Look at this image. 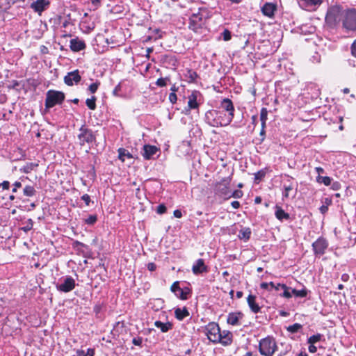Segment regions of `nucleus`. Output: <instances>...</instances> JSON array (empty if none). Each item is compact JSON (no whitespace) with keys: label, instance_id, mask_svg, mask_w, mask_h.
<instances>
[{"label":"nucleus","instance_id":"6","mask_svg":"<svg viewBox=\"0 0 356 356\" xmlns=\"http://www.w3.org/2000/svg\"><path fill=\"white\" fill-rule=\"evenodd\" d=\"M205 334L209 340L214 343H218L220 339V329L218 324L211 322L205 327Z\"/></svg>","mask_w":356,"mask_h":356},{"label":"nucleus","instance_id":"7","mask_svg":"<svg viewBox=\"0 0 356 356\" xmlns=\"http://www.w3.org/2000/svg\"><path fill=\"white\" fill-rule=\"evenodd\" d=\"M80 145L83 146L85 143H91L95 140L92 131L84 126L79 129V134L78 135Z\"/></svg>","mask_w":356,"mask_h":356},{"label":"nucleus","instance_id":"59","mask_svg":"<svg viewBox=\"0 0 356 356\" xmlns=\"http://www.w3.org/2000/svg\"><path fill=\"white\" fill-rule=\"evenodd\" d=\"M156 266L154 263L151 262L147 264V269L149 271H154L156 270Z\"/></svg>","mask_w":356,"mask_h":356},{"label":"nucleus","instance_id":"22","mask_svg":"<svg viewBox=\"0 0 356 356\" xmlns=\"http://www.w3.org/2000/svg\"><path fill=\"white\" fill-rule=\"evenodd\" d=\"M276 9V6L273 3H266L261 8L263 14L268 17H272L274 15V12Z\"/></svg>","mask_w":356,"mask_h":356},{"label":"nucleus","instance_id":"5","mask_svg":"<svg viewBox=\"0 0 356 356\" xmlns=\"http://www.w3.org/2000/svg\"><path fill=\"white\" fill-rule=\"evenodd\" d=\"M65 99V94L60 91L49 90L46 95L45 107L49 109L56 104H61Z\"/></svg>","mask_w":356,"mask_h":356},{"label":"nucleus","instance_id":"52","mask_svg":"<svg viewBox=\"0 0 356 356\" xmlns=\"http://www.w3.org/2000/svg\"><path fill=\"white\" fill-rule=\"evenodd\" d=\"M142 341H143V339L141 337H136V338H134L132 340V343L135 346H140L142 343Z\"/></svg>","mask_w":356,"mask_h":356},{"label":"nucleus","instance_id":"38","mask_svg":"<svg viewBox=\"0 0 356 356\" xmlns=\"http://www.w3.org/2000/svg\"><path fill=\"white\" fill-rule=\"evenodd\" d=\"M291 288L287 286L286 284L282 286L283 293L281 294V296L286 298H291L292 297V293L289 291Z\"/></svg>","mask_w":356,"mask_h":356},{"label":"nucleus","instance_id":"14","mask_svg":"<svg viewBox=\"0 0 356 356\" xmlns=\"http://www.w3.org/2000/svg\"><path fill=\"white\" fill-rule=\"evenodd\" d=\"M81 79L79 70H76L67 73L64 77V82L66 85L72 86L74 83H78Z\"/></svg>","mask_w":356,"mask_h":356},{"label":"nucleus","instance_id":"24","mask_svg":"<svg viewBox=\"0 0 356 356\" xmlns=\"http://www.w3.org/2000/svg\"><path fill=\"white\" fill-rule=\"evenodd\" d=\"M275 215L280 220H289L290 216L288 213H286L280 207L276 206Z\"/></svg>","mask_w":356,"mask_h":356},{"label":"nucleus","instance_id":"35","mask_svg":"<svg viewBox=\"0 0 356 356\" xmlns=\"http://www.w3.org/2000/svg\"><path fill=\"white\" fill-rule=\"evenodd\" d=\"M96 97L92 96L90 99H87L86 104L90 110H95L96 108Z\"/></svg>","mask_w":356,"mask_h":356},{"label":"nucleus","instance_id":"48","mask_svg":"<svg viewBox=\"0 0 356 356\" xmlns=\"http://www.w3.org/2000/svg\"><path fill=\"white\" fill-rule=\"evenodd\" d=\"M166 211V207L164 204H159L157 207L156 212L159 214H163Z\"/></svg>","mask_w":356,"mask_h":356},{"label":"nucleus","instance_id":"57","mask_svg":"<svg viewBox=\"0 0 356 356\" xmlns=\"http://www.w3.org/2000/svg\"><path fill=\"white\" fill-rule=\"evenodd\" d=\"M121 90V84L120 83H118L114 88L113 91V94L115 95V96H118V92Z\"/></svg>","mask_w":356,"mask_h":356},{"label":"nucleus","instance_id":"51","mask_svg":"<svg viewBox=\"0 0 356 356\" xmlns=\"http://www.w3.org/2000/svg\"><path fill=\"white\" fill-rule=\"evenodd\" d=\"M81 200H83L87 206L89 205L90 202V197L88 194H84L81 196Z\"/></svg>","mask_w":356,"mask_h":356},{"label":"nucleus","instance_id":"31","mask_svg":"<svg viewBox=\"0 0 356 356\" xmlns=\"http://www.w3.org/2000/svg\"><path fill=\"white\" fill-rule=\"evenodd\" d=\"M292 295H294L296 297L305 298L307 296L308 291L304 288L301 290H297L295 289H291Z\"/></svg>","mask_w":356,"mask_h":356},{"label":"nucleus","instance_id":"29","mask_svg":"<svg viewBox=\"0 0 356 356\" xmlns=\"http://www.w3.org/2000/svg\"><path fill=\"white\" fill-rule=\"evenodd\" d=\"M118 153H119L118 158L122 162H124L125 161V157H127L128 159L133 158V156L131 155V154H130L129 151H127V149H125L124 148H120L118 149Z\"/></svg>","mask_w":356,"mask_h":356},{"label":"nucleus","instance_id":"58","mask_svg":"<svg viewBox=\"0 0 356 356\" xmlns=\"http://www.w3.org/2000/svg\"><path fill=\"white\" fill-rule=\"evenodd\" d=\"M332 199L330 198V197H325L323 200V205H327V207H328L330 205L332 204Z\"/></svg>","mask_w":356,"mask_h":356},{"label":"nucleus","instance_id":"40","mask_svg":"<svg viewBox=\"0 0 356 356\" xmlns=\"http://www.w3.org/2000/svg\"><path fill=\"white\" fill-rule=\"evenodd\" d=\"M33 221L32 219H29L26 222V226L22 227V230H23L25 232H27L28 231H30L33 229Z\"/></svg>","mask_w":356,"mask_h":356},{"label":"nucleus","instance_id":"11","mask_svg":"<svg viewBox=\"0 0 356 356\" xmlns=\"http://www.w3.org/2000/svg\"><path fill=\"white\" fill-rule=\"evenodd\" d=\"M323 2V0H298L299 6L308 11L315 10Z\"/></svg>","mask_w":356,"mask_h":356},{"label":"nucleus","instance_id":"27","mask_svg":"<svg viewBox=\"0 0 356 356\" xmlns=\"http://www.w3.org/2000/svg\"><path fill=\"white\" fill-rule=\"evenodd\" d=\"M191 293V289L188 287L180 288V290L177 293H176V296L181 300H187L188 296Z\"/></svg>","mask_w":356,"mask_h":356},{"label":"nucleus","instance_id":"3","mask_svg":"<svg viewBox=\"0 0 356 356\" xmlns=\"http://www.w3.org/2000/svg\"><path fill=\"white\" fill-rule=\"evenodd\" d=\"M277 349L275 340L273 337H267L259 341V350L262 355L273 356Z\"/></svg>","mask_w":356,"mask_h":356},{"label":"nucleus","instance_id":"64","mask_svg":"<svg viewBox=\"0 0 356 356\" xmlns=\"http://www.w3.org/2000/svg\"><path fill=\"white\" fill-rule=\"evenodd\" d=\"M231 204L234 209H238L240 207V202L238 201H233Z\"/></svg>","mask_w":356,"mask_h":356},{"label":"nucleus","instance_id":"8","mask_svg":"<svg viewBox=\"0 0 356 356\" xmlns=\"http://www.w3.org/2000/svg\"><path fill=\"white\" fill-rule=\"evenodd\" d=\"M328 247L327 241L323 238H318L315 242L312 243V248L316 257H320L325 254L326 249Z\"/></svg>","mask_w":356,"mask_h":356},{"label":"nucleus","instance_id":"34","mask_svg":"<svg viewBox=\"0 0 356 356\" xmlns=\"http://www.w3.org/2000/svg\"><path fill=\"white\" fill-rule=\"evenodd\" d=\"M76 354L78 356H94L95 350L92 348H88L86 352L83 350H77Z\"/></svg>","mask_w":356,"mask_h":356},{"label":"nucleus","instance_id":"12","mask_svg":"<svg viewBox=\"0 0 356 356\" xmlns=\"http://www.w3.org/2000/svg\"><path fill=\"white\" fill-rule=\"evenodd\" d=\"M202 15L200 13L193 14L190 17L189 22V29L194 31H197L199 29L201 28L202 25Z\"/></svg>","mask_w":356,"mask_h":356},{"label":"nucleus","instance_id":"39","mask_svg":"<svg viewBox=\"0 0 356 356\" xmlns=\"http://www.w3.org/2000/svg\"><path fill=\"white\" fill-rule=\"evenodd\" d=\"M97 220V215H90L88 218L84 220L85 222L88 225H92Z\"/></svg>","mask_w":356,"mask_h":356},{"label":"nucleus","instance_id":"17","mask_svg":"<svg viewBox=\"0 0 356 356\" xmlns=\"http://www.w3.org/2000/svg\"><path fill=\"white\" fill-rule=\"evenodd\" d=\"M158 152V148L156 146L145 145L143 146L142 155L147 159H152L153 156Z\"/></svg>","mask_w":356,"mask_h":356},{"label":"nucleus","instance_id":"18","mask_svg":"<svg viewBox=\"0 0 356 356\" xmlns=\"http://www.w3.org/2000/svg\"><path fill=\"white\" fill-rule=\"evenodd\" d=\"M200 95V93L198 91L195 90L188 96V107L189 110L198 108L197 97Z\"/></svg>","mask_w":356,"mask_h":356},{"label":"nucleus","instance_id":"2","mask_svg":"<svg viewBox=\"0 0 356 356\" xmlns=\"http://www.w3.org/2000/svg\"><path fill=\"white\" fill-rule=\"evenodd\" d=\"M344 13H346V9L341 6H330L327 11L325 21L330 26H336L342 22Z\"/></svg>","mask_w":356,"mask_h":356},{"label":"nucleus","instance_id":"28","mask_svg":"<svg viewBox=\"0 0 356 356\" xmlns=\"http://www.w3.org/2000/svg\"><path fill=\"white\" fill-rule=\"evenodd\" d=\"M38 166V163H26V165H24L23 166L22 168L20 169V172L28 174V173H30L32 170H33Z\"/></svg>","mask_w":356,"mask_h":356},{"label":"nucleus","instance_id":"20","mask_svg":"<svg viewBox=\"0 0 356 356\" xmlns=\"http://www.w3.org/2000/svg\"><path fill=\"white\" fill-rule=\"evenodd\" d=\"M243 314L241 312H232L229 314L227 321L232 325H239V320L241 319Z\"/></svg>","mask_w":356,"mask_h":356},{"label":"nucleus","instance_id":"56","mask_svg":"<svg viewBox=\"0 0 356 356\" xmlns=\"http://www.w3.org/2000/svg\"><path fill=\"white\" fill-rule=\"evenodd\" d=\"M351 54L356 58V40H355L351 45Z\"/></svg>","mask_w":356,"mask_h":356},{"label":"nucleus","instance_id":"44","mask_svg":"<svg viewBox=\"0 0 356 356\" xmlns=\"http://www.w3.org/2000/svg\"><path fill=\"white\" fill-rule=\"evenodd\" d=\"M222 36L225 41H228L231 39L232 37L231 32L227 29H225L222 33Z\"/></svg>","mask_w":356,"mask_h":356},{"label":"nucleus","instance_id":"37","mask_svg":"<svg viewBox=\"0 0 356 356\" xmlns=\"http://www.w3.org/2000/svg\"><path fill=\"white\" fill-rule=\"evenodd\" d=\"M322 337L323 336L321 334L312 335L308 339V343L314 344L315 343L320 341L321 340Z\"/></svg>","mask_w":356,"mask_h":356},{"label":"nucleus","instance_id":"60","mask_svg":"<svg viewBox=\"0 0 356 356\" xmlns=\"http://www.w3.org/2000/svg\"><path fill=\"white\" fill-rule=\"evenodd\" d=\"M319 210H320V212L322 213V214H325V213H327V211H328V207H327V205H322L320 208H319Z\"/></svg>","mask_w":356,"mask_h":356},{"label":"nucleus","instance_id":"33","mask_svg":"<svg viewBox=\"0 0 356 356\" xmlns=\"http://www.w3.org/2000/svg\"><path fill=\"white\" fill-rule=\"evenodd\" d=\"M24 195L27 197H32L35 195L36 191L35 188L31 186H26L24 187Z\"/></svg>","mask_w":356,"mask_h":356},{"label":"nucleus","instance_id":"47","mask_svg":"<svg viewBox=\"0 0 356 356\" xmlns=\"http://www.w3.org/2000/svg\"><path fill=\"white\" fill-rule=\"evenodd\" d=\"M156 86L159 87H163L166 86V79L164 78H159L157 79L156 82Z\"/></svg>","mask_w":356,"mask_h":356},{"label":"nucleus","instance_id":"19","mask_svg":"<svg viewBox=\"0 0 356 356\" xmlns=\"http://www.w3.org/2000/svg\"><path fill=\"white\" fill-rule=\"evenodd\" d=\"M86 45L84 41L79 40V38H74L70 40V49L72 51L78 52L83 50Z\"/></svg>","mask_w":356,"mask_h":356},{"label":"nucleus","instance_id":"1","mask_svg":"<svg viewBox=\"0 0 356 356\" xmlns=\"http://www.w3.org/2000/svg\"><path fill=\"white\" fill-rule=\"evenodd\" d=\"M205 120L208 124L213 127H225L232 122L230 118H227L225 113L216 110L208 111L205 114Z\"/></svg>","mask_w":356,"mask_h":356},{"label":"nucleus","instance_id":"49","mask_svg":"<svg viewBox=\"0 0 356 356\" xmlns=\"http://www.w3.org/2000/svg\"><path fill=\"white\" fill-rule=\"evenodd\" d=\"M293 190V187L292 186L289 185V186H284V193H283V196L284 197H289V191H292Z\"/></svg>","mask_w":356,"mask_h":356},{"label":"nucleus","instance_id":"13","mask_svg":"<svg viewBox=\"0 0 356 356\" xmlns=\"http://www.w3.org/2000/svg\"><path fill=\"white\" fill-rule=\"evenodd\" d=\"M50 2L48 0H36L31 3L30 7L35 12L41 15L49 6Z\"/></svg>","mask_w":356,"mask_h":356},{"label":"nucleus","instance_id":"42","mask_svg":"<svg viewBox=\"0 0 356 356\" xmlns=\"http://www.w3.org/2000/svg\"><path fill=\"white\" fill-rule=\"evenodd\" d=\"M268 117V110L266 108H262L260 112V120L266 121Z\"/></svg>","mask_w":356,"mask_h":356},{"label":"nucleus","instance_id":"61","mask_svg":"<svg viewBox=\"0 0 356 356\" xmlns=\"http://www.w3.org/2000/svg\"><path fill=\"white\" fill-rule=\"evenodd\" d=\"M309 344H310V345H309V348H308V349H309V351L310 353H316V350H317L316 347L313 343H309Z\"/></svg>","mask_w":356,"mask_h":356},{"label":"nucleus","instance_id":"9","mask_svg":"<svg viewBox=\"0 0 356 356\" xmlns=\"http://www.w3.org/2000/svg\"><path fill=\"white\" fill-rule=\"evenodd\" d=\"M75 280L70 276L63 278L61 283L56 284V289L61 292L67 293L72 291L75 288Z\"/></svg>","mask_w":356,"mask_h":356},{"label":"nucleus","instance_id":"43","mask_svg":"<svg viewBox=\"0 0 356 356\" xmlns=\"http://www.w3.org/2000/svg\"><path fill=\"white\" fill-rule=\"evenodd\" d=\"M180 288L181 287L179 286V282L178 281H177V282H175L172 284L170 289L173 293H175L176 294L179 292V291L180 290Z\"/></svg>","mask_w":356,"mask_h":356},{"label":"nucleus","instance_id":"23","mask_svg":"<svg viewBox=\"0 0 356 356\" xmlns=\"http://www.w3.org/2000/svg\"><path fill=\"white\" fill-rule=\"evenodd\" d=\"M221 339L218 343H220L223 346L229 345L232 341V334L229 331L224 330L222 332H220Z\"/></svg>","mask_w":356,"mask_h":356},{"label":"nucleus","instance_id":"63","mask_svg":"<svg viewBox=\"0 0 356 356\" xmlns=\"http://www.w3.org/2000/svg\"><path fill=\"white\" fill-rule=\"evenodd\" d=\"M340 188V184L338 181H335L332 184V188L334 191L339 190Z\"/></svg>","mask_w":356,"mask_h":356},{"label":"nucleus","instance_id":"25","mask_svg":"<svg viewBox=\"0 0 356 356\" xmlns=\"http://www.w3.org/2000/svg\"><path fill=\"white\" fill-rule=\"evenodd\" d=\"M154 325L160 329L162 332H166L172 328V324L169 322L163 323L159 321H156L154 322Z\"/></svg>","mask_w":356,"mask_h":356},{"label":"nucleus","instance_id":"4","mask_svg":"<svg viewBox=\"0 0 356 356\" xmlns=\"http://www.w3.org/2000/svg\"><path fill=\"white\" fill-rule=\"evenodd\" d=\"M342 26L348 31H356V9H346V13L343 14L342 19Z\"/></svg>","mask_w":356,"mask_h":356},{"label":"nucleus","instance_id":"30","mask_svg":"<svg viewBox=\"0 0 356 356\" xmlns=\"http://www.w3.org/2000/svg\"><path fill=\"white\" fill-rule=\"evenodd\" d=\"M251 235V230L249 227L242 229L238 234V237L241 239L248 240Z\"/></svg>","mask_w":356,"mask_h":356},{"label":"nucleus","instance_id":"16","mask_svg":"<svg viewBox=\"0 0 356 356\" xmlns=\"http://www.w3.org/2000/svg\"><path fill=\"white\" fill-rule=\"evenodd\" d=\"M220 106L222 109L228 112L227 118H230V120L232 121L234 116V107L232 102L228 98L223 99L221 102Z\"/></svg>","mask_w":356,"mask_h":356},{"label":"nucleus","instance_id":"15","mask_svg":"<svg viewBox=\"0 0 356 356\" xmlns=\"http://www.w3.org/2000/svg\"><path fill=\"white\" fill-rule=\"evenodd\" d=\"M208 266L205 265L203 259H198L197 260H196L192 267V271L195 275H199L202 273H207L208 272Z\"/></svg>","mask_w":356,"mask_h":356},{"label":"nucleus","instance_id":"62","mask_svg":"<svg viewBox=\"0 0 356 356\" xmlns=\"http://www.w3.org/2000/svg\"><path fill=\"white\" fill-rule=\"evenodd\" d=\"M173 214H174V216L177 218H180L182 216L181 211L178 209L175 210Z\"/></svg>","mask_w":356,"mask_h":356},{"label":"nucleus","instance_id":"54","mask_svg":"<svg viewBox=\"0 0 356 356\" xmlns=\"http://www.w3.org/2000/svg\"><path fill=\"white\" fill-rule=\"evenodd\" d=\"M0 186H1L4 190H8L10 187V182L8 181H3L1 184H0Z\"/></svg>","mask_w":356,"mask_h":356},{"label":"nucleus","instance_id":"53","mask_svg":"<svg viewBox=\"0 0 356 356\" xmlns=\"http://www.w3.org/2000/svg\"><path fill=\"white\" fill-rule=\"evenodd\" d=\"M73 247H74V248H76L79 249V248H81V247H84V248H86V247H87V246H86L85 244H83V243L79 242V241H74V242L73 243Z\"/></svg>","mask_w":356,"mask_h":356},{"label":"nucleus","instance_id":"10","mask_svg":"<svg viewBox=\"0 0 356 356\" xmlns=\"http://www.w3.org/2000/svg\"><path fill=\"white\" fill-rule=\"evenodd\" d=\"M229 180L224 179L216 184V193L225 199L230 197Z\"/></svg>","mask_w":356,"mask_h":356},{"label":"nucleus","instance_id":"32","mask_svg":"<svg viewBox=\"0 0 356 356\" xmlns=\"http://www.w3.org/2000/svg\"><path fill=\"white\" fill-rule=\"evenodd\" d=\"M316 181L318 183H323L325 186H330L332 183V179L330 177H327V176L323 177V176L318 175L316 177Z\"/></svg>","mask_w":356,"mask_h":356},{"label":"nucleus","instance_id":"45","mask_svg":"<svg viewBox=\"0 0 356 356\" xmlns=\"http://www.w3.org/2000/svg\"><path fill=\"white\" fill-rule=\"evenodd\" d=\"M265 172L263 170L258 171L254 174V179L256 181L261 180L265 177Z\"/></svg>","mask_w":356,"mask_h":356},{"label":"nucleus","instance_id":"41","mask_svg":"<svg viewBox=\"0 0 356 356\" xmlns=\"http://www.w3.org/2000/svg\"><path fill=\"white\" fill-rule=\"evenodd\" d=\"M100 85V82L97 81L95 83H93L92 84H90L88 87V90L91 92V93H95L99 88Z\"/></svg>","mask_w":356,"mask_h":356},{"label":"nucleus","instance_id":"50","mask_svg":"<svg viewBox=\"0 0 356 356\" xmlns=\"http://www.w3.org/2000/svg\"><path fill=\"white\" fill-rule=\"evenodd\" d=\"M177 97L175 92H171L169 95V100L172 104H175L177 102Z\"/></svg>","mask_w":356,"mask_h":356},{"label":"nucleus","instance_id":"26","mask_svg":"<svg viewBox=\"0 0 356 356\" xmlns=\"http://www.w3.org/2000/svg\"><path fill=\"white\" fill-rule=\"evenodd\" d=\"M175 317L178 320H183L185 317L189 315V312L186 307L183 309L177 308L175 311Z\"/></svg>","mask_w":356,"mask_h":356},{"label":"nucleus","instance_id":"21","mask_svg":"<svg viewBox=\"0 0 356 356\" xmlns=\"http://www.w3.org/2000/svg\"><path fill=\"white\" fill-rule=\"evenodd\" d=\"M247 302L251 311L254 313H259L261 310L260 307L256 303V296L250 294L247 298Z\"/></svg>","mask_w":356,"mask_h":356},{"label":"nucleus","instance_id":"55","mask_svg":"<svg viewBox=\"0 0 356 356\" xmlns=\"http://www.w3.org/2000/svg\"><path fill=\"white\" fill-rule=\"evenodd\" d=\"M13 186L14 187L12 191L13 193H16L17 191V188H19L22 187V184L19 181H15L13 184Z\"/></svg>","mask_w":356,"mask_h":356},{"label":"nucleus","instance_id":"36","mask_svg":"<svg viewBox=\"0 0 356 356\" xmlns=\"http://www.w3.org/2000/svg\"><path fill=\"white\" fill-rule=\"evenodd\" d=\"M301 328L302 325H300V323H294L287 327L286 330L291 333H296L298 332Z\"/></svg>","mask_w":356,"mask_h":356},{"label":"nucleus","instance_id":"46","mask_svg":"<svg viewBox=\"0 0 356 356\" xmlns=\"http://www.w3.org/2000/svg\"><path fill=\"white\" fill-rule=\"evenodd\" d=\"M243 196V192L240 190H235L234 192L230 191V197L240 198Z\"/></svg>","mask_w":356,"mask_h":356}]
</instances>
